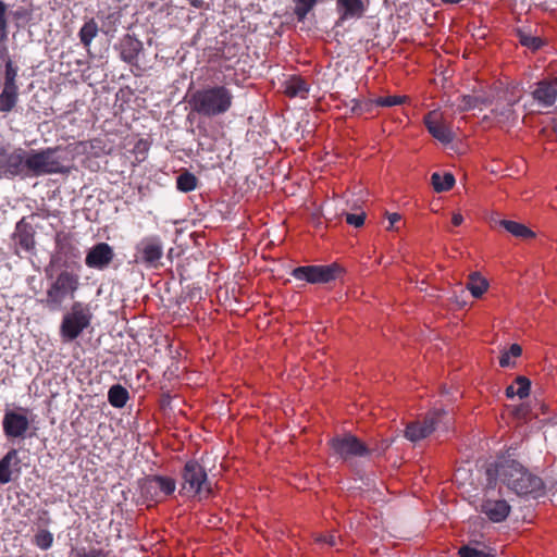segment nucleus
<instances>
[{"mask_svg":"<svg viewBox=\"0 0 557 557\" xmlns=\"http://www.w3.org/2000/svg\"><path fill=\"white\" fill-rule=\"evenodd\" d=\"M234 74L214 75V84L203 86L196 90L189 100L191 110L201 116L215 117L227 113L234 102L231 82Z\"/></svg>","mask_w":557,"mask_h":557,"instance_id":"1","label":"nucleus"},{"mask_svg":"<svg viewBox=\"0 0 557 557\" xmlns=\"http://www.w3.org/2000/svg\"><path fill=\"white\" fill-rule=\"evenodd\" d=\"M488 479L495 475L518 496L540 497L544 493L543 480L513 459H502L486 470Z\"/></svg>","mask_w":557,"mask_h":557,"instance_id":"2","label":"nucleus"},{"mask_svg":"<svg viewBox=\"0 0 557 557\" xmlns=\"http://www.w3.org/2000/svg\"><path fill=\"white\" fill-rule=\"evenodd\" d=\"M79 288V276L70 271H61L46 292L41 304L50 311H59L66 299H73Z\"/></svg>","mask_w":557,"mask_h":557,"instance_id":"3","label":"nucleus"},{"mask_svg":"<svg viewBox=\"0 0 557 557\" xmlns=\"http://www.w3.org/2000/svg\"><path fill=\"white\" fill-rule=\"evenodd\" d=\"M92 311L89 304L74 301L60 324V336L64 343L75 341L81 334L90 326Z\"/></svg>","mask_w":557,"mask_h":557,"instance_id":"4","label":"nucleus"},{"mask_svg":"<svg viewBox=\"0 0 557 557\" xmlns=\"http://www.w3.org/2000/svg\"><path fill=\"white\" fill-rule=\"evenodd\" d=\"M63 172H65V168L57 156V149L47 148L39 151H29L26 176H41Z\"/></svg>","mask_w":557,"mask_h":557,"instance_id":"5","label":"nucleus"},{"mask_svg":"<svg viewBox=\"0 0 557 557\" xmlns=\"http://www.w3.org/2000/svg\"><path fill=\"white\" fill-rule=\"evenodd\" d=\"M182 492L185 495H203L211 494V485L208 481L205 468L195 460H189L185 463L183 472Z\"/></svg>","mask_w":557,"mask_h":557,"instance_id":"6","label":"nucleus"},{"mask_svg":"<svg viewBox=\"0 0 557 557\" xmlns=\"http://www.w3.org/2000/svg\"><path fill=\"white\" fill-rule=\"evenodd\" d=\"M2 430L9 441H24L30 430L28 410L25 408H7L2 418Z\"/></svg>","mask_w":557,"mask_h":557,"instance_id":"7","label":"nucleus"},{"mask_svg":"<svg viewBox=\"0 0 557 557\" xmlns=\"http://www.w3.org/2000/svg\"><path fill=\"white\" fill-rule=\"evenodd\" d=\"M162 257L163 243L158 235L145 236L135 246L134 261L146 268H160Z\"/></svg>","mask_w":557,"mask_h":557,"instance_id":"8","label":"nucleus"},{"mask_svg":"<svg viewBox=\"0 0 557 557\" xmlns=\"http://www.w3.org/2000/svg\"><path fill=\"white\" fill-rule=\"evenodd\" d=\"M343 269L337 263L327 265H305L295 268L292 275L296 280L306 281L310 284H326L342 274Z\"/></svg>","mask_w":557,"mask_h":557,"instance_id":"9","label":"nucleus"},{"mask_svg":"<svg viewBox=\"0 0 557 557\" xmlns=\"http://www.w3.org/2000/svg\"><path fill=\"white\" fill-rule=\"evenodd\" d=\"M330 446L334 454L345 461L355 457H366L371 453L370 448L352 434L333 437Z\"/></svg>","mask_w":557,"mask_h":557,"instance_id":"10","label":"nucleus"},{"mask_svg":"<svg viewBox=\"0 0 557 557\" xmlns=\"http://www.w3.org/2000/svg\"><path fill=\"white\" fill-rule=\"evenodd\" d=\"M446 411L435 409L429 412L423 421H413L407 424L405 437L410 442H418L431 435L442 422Z\"/></svg>","mask_w":557,"mask_h":557,"instance_id":"11","label":"nucleus"},{"mask_svg":"<svg viewBox=\"0 0 557 557\" xmlns=\"http://www.w3.org/2000/svg\"><path fill=\"white\" fill-rule=\"evenodd\" d=\"M424 124L429 133L442 144L454 140V133L448 125L445 114L440 110H433L424 116Z\"/></svg>","mask_w":557,"mask_h":557,"instance_id":"12","label":"nucleus"},{"mask_svg":"<svg viewBox=\"0 0 557 557\" xmlns=\"http://www.w3.org/2000/svg\"><path fill=\"white\" fill-rule=\"evenodd\" d=\"M115 257L113 248L107 243H97L88 249L85 264L89 269L103 271L110 267Z\"/></svg>","mask_w":557,"mask_h":557,"instance_id":"13","label":"nucleus"},{"mask_svg":"<svg viewBox=\"0 0 557 557\" xmlns=\"http://www.w3.org/2000/svg\"><path fill=\"white\" fill-rule=\"evenodd\" d=\"M493 487L487 486L485 497L481 504V511L493 522L506 520L510 512V505L505 499L494 498Z\"/></svg>","mask_w":557,"mask_h":557,"instance_id":"14","label":"nucleus"},{"mask_svg":"<svg viewBox=\"0 0 557 557\" xmlns=\"http://www.w3.org/2000/svg\"><path fill=\"white\" fill-rule=\"evenodd\" d=\"M175 481L166 476H150L141 485V493L146 497L159 500L162 496H168L175 491Z\"/></svg>","mask_w":557,"mask_h":557,"instance_id":"15","label":"nucleus"},{"mask_svg":"<svg viewBox=\"0 0 557 557\" xmlns=\"http://www.w3.org/2000/svg\"><path fill=\"white\" fill-rule=\"evenodd\" d=\"M336 10L339 15L337 25L348 20H358L363 16L367 8L362 0H336Z\"/></svg>","mask_w":557,"mask_h":557,"instance_id":"16","label":"nucleus"},{"mask_svg":"<svg viewBox=\"0 0 557 557\" xmlns=\"http://www.w3.org/2000/svg\"><path fill=\"white\" fill-rule=\"evenodd\" d=\"M532 96L542 107L553 106L557 100V79L539 82Z\"/></svg>","mask_w":557,"mask_h":557,"instance_id":"17","label":"nucleus"},{"mask_svg":"<svg viewBox=\"0 0 557 557\" xmlns=\"http://www.w3.org/2000/svg\"><path fill=\"white\" fill-rule=\"evenodd\" d=\"M28 153L29 152L22 148L14 149L11 153H9L3 163L5 172L13 176H26Z\"/></svg>","mask_w":557,"mask_h":557,"instance_id":"18","label":"nucleus"},{"mask_svg":"<svg viewBox=\"0 0 557 557\" xmlns=\"http://www.w3.org/2000/svg\"><path fill=\"white\" fill-rule=\"evenodd\" d=\"M20 463L18 451L14 448L10 449L0 459V483L7 484L12 480L11 467L14 465L17 467Z\"/></svg>","mask_w":557,"mask_h":557,"instance_id":"19","label":"nucleus"},{"mask_svg":"<svg viewBox=\"0 0 557 557\" xmlns=\"http://www.w3.org/2000/svg\"><path fill=\"white\" fill-rule=\"evenodd\" d=\"M284 92L288 97L306 98L309 91L308 83L300 76H290L284 83Z\"/></svg>","mask_w":557,"mask_h":557,"instance_id":"20","label":"nucleus"},{"mask_svg":"<svg viewBox=\"0 0 557 557\" xmlns=\"http://www.w3.org/2000/svg\"><path fill=\"white\" fill-rule=\"evenodd\" d=\"M34 234H35V232H34L32 225L21 221L16 225L14 237H15L16 243L24 250L29 251L35 246Z\"/></svg>","mask_w":557,"mask_h":557,"instance_id":"21","label":"nucleus"},{"mask_svg":"<svg viewBox=\"0 0 557 557\" xmlns=\"http://www.w3.org/2000/svg\"><path fill=\"white\" fill-rule=\"evenodd\" d=\"M18 101V87L3 86L0 92V112H11Z\"/></svg>","mask_w":557,"mask_h":557,"instance_id":"22","label":"nucleus"},{"mask_svg":"<svg viewBox=\"0 0 557 557\" xmlns=\"http://www.w3.org/2000/svg\"><path fill=\"white\" fill-rule=\"evenodd\" d=\"M495 223H498L500 226H503L508 233L516 237L520 238H532L535 236L534 232L531 231L528 226L524 224L518 223L516 221L510 220H495Z\"/></svg>","mask_w":557,"mask_h":557,"instance_id":"23","label":"nucleus"},{"mask_svg":"<svg viewBox=\"0 0 557 557\" xmlns=\"http://www.w3.org/2000/svg\"><path fill=\"white\" fill-rule=\"evenodd\" d=\"M488 287V282L479 273L473 272L469 275L467 289L474 298H480Z\"/></svg>","mask_w":557,"mask_h":557,"instance_id":"24","label":"nucleus"},{"mask_svg":"<svg viewBox=\"0 0 557 557\" xmlns=\"http://www.w3.org/2000/svg\"><path fill=\"white\" fill-rule=\"evenodd\" d=\"M129 398V394L121 384H114L108 392V400L115 408H123Z\"/></svg>","mask_w":557,"mask_h":557,"instance_id":"25","label":"nucleus"},{"mask_svg":"<svg viewBox=\"0 0 557 557\" xmlns=\"http://www.w3.org/2000/svg\"><path fill=\"white\" fill-rule=\"evenodd\" d=\"M141 49H143L141 41L128 37L123 42V49L121 52L122 59L124 61H126L127 63H133L137 59Z\"/></svg>","mask_w":557,"mask_h":557,"instance_id":"26","label":"nucleus"},{"mask_svg":"<svg viewBox=\"0 0 557 557\" xmlns=\"http://www.w3.org/2000/svg\"><path fill=\"white\" fill-rule=\"evenodd\" d=\"M99 27L94 18L88 20L79 29L78 36L85 48H89L91 41L98 35Z\"/></svg>","mask_w":557,"mask_h":557,"instance_id":"27","label":"nucleus"},{"mask_svg":"<svg viewBox=\"0 0 557 557\" xmlns=\"http://www.w3.org/2000/svg\"><path fill=\"white\" fill-rule=\"evenodd\" d=\"M431 184L436 193L449 190L455 184V177L451 173H445L443 176L435 172L431 176Z\"/></svg>","mask_w":557,"mask_h":557,"instance_id":"28","label":"nucleus"},{"mask_svg":"<svg viewBox=\"0 0 557 557\" xmlns=\"http://www.w3.org/2000/svg\"><path fill=\"white\" fill-rule=\"evenodd\" d=\"M481 104H484V106L490 104L488 98L466 95V96L461 97L460 103L458 104L457 110L460 112H463V111H468V110L478 108Z\"/></svg>","mask_w":557,"mask_h":557,"instance_id":"29","label":"nucleus"},{"mask_svg":"<svg viewBox=\"0 0 557 557\" xmlns=\"http://www.w3.org/2000/svg\"><path fill=\"white\" fill-rule=\"evenodd\" d=\"M294 14L299 22H302L319 0H294Z\"/></svg>","mask_w":557,"mask_h":557,"instance_id":"30","label":"nucleus"},{"mask_svg":"<svg viewBox=\"0 0 557 557\" xmlns=\"http://www.w3.org/2000/svg\"><path fill=\"white\" fill-rule=\"evenodd\" d=\"M197 186V178L189 172H184L176 178V187L183 193L191 191Z\"/></svg>","mask_w":557,"mask_h":557,"instance_id":"31","label":"nucleus"},{"mask_svg":"<svg viewBox=\"0 0 557 557\" xmlns=\"http://www.w3.org/2000/svg\"><path fill=\"white\" fill-rule=\"evenodd\" d=\"M518 37L522 46L533 51L539 50L543 46V40L540 37L533 36L530 33L519 30Z\"/></svg>","mask_w":557,"mask_h":557,"instance_id":"32","label":"nucleus"},{"mask_svg":"<svg viewBox=\"0 0 557 557\" xmlns=\"http://www.w3.org/2000/svg\"><path fill=\"white\" fill-rule=\"evenodd\" d=\"M109 554L110 553L108 550H104L103 548L82 547L77 549H72L69 557H109Z\"/></svg>","mask_w":557,"mask_h":557,"instance_id":"33","label":"nucleus"},{"mask_svg":"<svg viewBox=\"0 0 557 557\" xmlns=\"http://www.w3.org/2000/svg\"><path fill=\"white\" fill-rule=\"evenodd\" d=\"M34 543L42 550H47L52 546L53 534L48 530H40L34 539Z\"/></svg>","mask_w":557,"mask_h":557,"instance_id":"34","label":"nucleus"},{"mask_svg":"<svg viewBox=\"0 0 557 557\" xmlns=\"http://www.w3.org/2000/svg\"><path fill=\"white\" fill-rule=\"evenodd\" d=\"M17 66L13 64V62L9 59L5 62V72H4V83L3 86L9 87H18L16 84V77H17Z\"/></svg>","mask_w":557,"mask_h":557,"instance_id":"35","label":"nucleus"},{"mask_svg":"<svg viewBox=\"0 0 557 557\" xmlns=\"http://www.w3.org/2000/svg\"><path fill=\"white\" fill-rule=\"evenodd\" d=\"M460 557H495L492 550H483L469 545L462 546L459 549Z\"/></svg>","mask_w":557,"mask_h":557,"instance_id":"36","label":"nucleus"},{"mask_svg":"<svg viewBox=\"0 0 557 557\" xmlns=\"http://www.w3.org/2000/svg\"><path fill=\"white\" fill-rule=\"evenodd\" d=\"M516 383L519 385L516 391L517 396L520 399L528 397L530 394L531 381L528 377L520 375L516 379Z\"/></svg>","mask_w":557,"mask_h":557,"instance_id":"37","label":"nucleus"},{"mask_svg":"<svg viewBox=\"0 0 557 557\" xmlns=\"http://www.w3.org/2000/svg\"><path fill=\"white\" fill-rule=\"evenodd\" d=\"M515 102L507 103L503 108H495L493 112L495 115L499 116L502 121H510L513 119L515 110H513Z\"/></svg>","mask_w":557,"mask_h":557,"instance_id":"38","label":"nucleus"},{"mask_svg":"<svg viewBox=\"0 0 557 557\" xmlns=\"http://www.w3.org/2000/svg\"><path fill=\"white\" fill-rule=\"evenodd\" d=\"M405 100V97L400 96H386V97H380L376 99V104L381 107H394L403 103Z\"/></svg>","mask_w":557,"mask_h":557,"instance_id":"39","label":"nucleus"},{"mask_svg":"<svg viewBox=\"0 0 557 557\" xmlns=\"http://www.w3.org/2000/svg\"><path fill=\"white\" fill-rule=\"evenodd\" d=\"M366 220V213L362 211L360 213H346V222L355 227H360L363 225Z\"/></svg>","mask_w":557,"mask_h":557,"instance_id":"40","label":"nucleus"},{"mask_svg":"<svg viewBox=\"0 0 557 557\" xmlns=\"http://www.w3.org/2000/svg\"><path fill=\"white\" fill-rule=\"evenodd\" d=\"M350 102L352 104L350 110L356 114H362L363 112L368 111L371 106L370 103H362L355 99H352Z\"/></svg>","mask_w":557,"mask_h":557,"instance_id":"41","label":"nucleus"},{"mask_svg":"<svg viewBox=\"0 0 557 557\" xmlns=\"http://www.w3.org/2000/svg\"><path fill=\"white\" fill-rule=\"evenodd\" d=\"M7 5L3 1L0 0V30L5 32L8 21H7Z\"/></svg>","mask_w":557,"mask_h":557,"instance_id":"42","label":"nucleus"},{"mask_svg":"<svg viewBox=\"0 0 557 557\" xmlns=\"http://www.w3.org/2000/svg\"><path fill=\"white\" fill-rule=\"evenodd\" d=\"M317 541L320 543H325L330 546H335L337 544V537L335 536V534L319 535L317 537Z\"/></svg>","mask_w":557,"mask_h":557,"instance_id":"43","label":"nucleus"},{"mask_svg":"<svg viewBox=\"0 0 557 557\" xmlns=\"http://www.w3.org/2000/svg\"><path fill=\"white\" fill-rule=\"evenodd\" d=\"M511 356L508 354L507 350L503 351L500 358H499V366L503 368L513 367L515 362L510 360Z\"/></svg>","mask_w":557,"mask_h":557,"instance_id":"44","label":"nucleus"},{"mask_svg":"<svg viewBox=\"0 0 557 557\" xmlns=\"http://www.w3.org/2000/svg\"><path fill=\"white\" fill-rule=\"evenodd\" d=\"M507 351L511 357L518 358L522 354V348L518 344H512Z\"/></svg>","mask_w":557,"mask_h":557,"instance_id":"45","label":"nucleus"},{"mask_svg":"<svg viewBox=\"0 0 557 557\" xmlns=\"http://www.w3.org/2000/svg\"><path fill=\"white\" fill-rule=\"evenodd\" d=\"M387 219L389 222V225L387 226V230H393L394 224L400 220V214L398 213H388Z\"/></svg>","mask_w":557,"mask_h":557,"instance_id":"46","label":"nucleus"},{"mask_svg":"<svg viewBox=\"0 0 557 557\" xmlns=\"http://www.w3.org/2000/svg\"><path fill=\"white\" fill-rule=\"evenodd\" d=\"M463 222V216L460 213H454L451 218V223L455 226H459Z\"/></svg>","mask_w":557,"mask_h":557,"instance_id":"47","label":"nucleus"},{"mask_svg":"<svg viewBox=\"0 0 557 557\" xmlns=\"http://www.w3.org/2000/svg\"><path fill=\"white\" fill-rule=\"evenodd\" d=\"M516 391L515 387L512 385H509L507 388H506V396L508 398H513L515 396H517L516 394Z\"/></svg>","mask_w":557,"mask_h":557,"instance_id":"48","label":"nucleus"},{"mask_svg":"<svg viewBox=\"0 0 557 557\" xmlns=\"http://www.w3.org/2000/svg\"><path fill=\"white\" fill-rule=\"evenodd\" d=\"M190 3H191V5H194L196 8H200L202 4V1L201 0H193Z\"/></svg>","mask_w":557,"mask_h":557,"instance_id":"49","label":"nucleus"}]
</instances>
